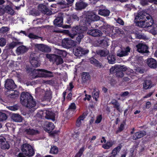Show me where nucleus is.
Segmentation results:
<instances>
[{
	"instance_id": "9d476101",
	"label": "nucleus",
	"mask_w": 157,
	"mask_h": 157,
	"mask_svg": "<svg viewBox=\"0 0 157 157\" xmlns=\"http://www.w3.org/2000/svg\"><path fill=\"white\" fill-rule=\"evenodd\" d=\"M5 86L7 90H11L15 88L16 86L12 79H7L6 81Z\"/></svg>"
},
{
	"instance_id": "e2e57ef3",
	"label": "nucleus",
	"mask_w": 157,
	"mask_h": 157,
	"mask_svg": "<svg viewBox=\"0 0 157 157\" xmlns=\"http://www.w3.org/2000/svg\"><path fill=\"white\" fill-rule=\"evenodd\" d=\"M117 23L122 25H124V22L120 18H118L117 20Z\"/></svg>"
},
{
	"instance_id": "9b49d317",
	"label": "nucleus",
	"mask_w": 157,
	"mask_h": 157,
	"mask_svg": "<svg viewBox=\"0 0 157 157\" xmlns=\"http://www.w3.org/2000/svg\"><path fill=\"white\" fill-rule=\"evenodd\" d=\"M38 10L42 13L47 15L51 14V12L49 10L47 6L41 4L38 6Z\"/></svg>"
},
{
	"instance_id": "a18cd8bd",
	"label": "nucleus",
	"mask_w": 157,
	"mask_h": 157,
	"mask_svg": "<svg viewBox=\"0 0 157 157\" xmlns=\"http://www.w3.org/2000/svg\"><path fill=\"white\" fill-rule=\"evenodd\" d=\"M90 62L91 63L96 65V66L100 67H101V65L96 59H92L90 60Z\"/></svg>"
},
{
	"instance_id": "6e6d98bb",
	"label": "nucleus",
	"mask_w": 157,
	"mask_h": 157,
	"mask_svg": "<svg viewBox=\"0 0 157 157\" xmlns=\"http://www.w3.org/2000/svg\"><path fill=\"white\" fill-rule=\"evenodd\" d=\"M129 94V92L127 91L122 92L120 94L121 97H125L128 96Z\"/></svg>"
},
{
	"instance_id": "774afa93",
	"label": "nucleus",
	"mask_w": 157,
	"mask_h": 157,
	"mask_svg": "<svg viewBox=\"0 0 157 157\" xmlns=\"http://www.w3.org/2000/svg\"><path fill=\"white\" fill-rule=\"evenodd\" d=\"M153 93L152 92H150L148 94H147L144 97V98H146L151 96L152 95Z\"/></svg>"
},
{
	"instance_id": "58836bf2",
	"label": "nucleus",
	"mask_w": 157,
	"mask_h": 157,
	"mask_svg": "<svg viewBox=\"0 0 157 157\" xmlns=\"http://www.w3.org/2000/svg\"><path fill=\"white\" fill-rule=\"evenodd\" d=\"M58 152V148L56 146H53L51 147L50 151V153L53 154H56Z\"/></svg>"
},
{
	"instance_id": "6e6552de",
	"label": "nucleus",
	"mask_w": 157,
	"mask_h": 157,
	"mask_svg": "<svg viewBox=\"0 0 157 157\" xmlns=\"http://www.w3.org/2000/svg\"><path fill=\"white\" fill-rule=\"evenodd\" d=\"M34 46L39 50L43 52H49L51 51V49L49 46L42 44H35Z\"/></svg>"
},
{
	"instance_id": "423d86ee",
	"label": "nucleus",
	"mask_w": 157,
	"mask_h": 157,
	"mask_svg": "<svg viewBox=\"0 0 157 157\" xmlns=\"http://www.w3.org/2000/svg\"><path fill=\"white\" fill-rule=\"evenodd\" d=\"M46 56L50 61L53 62V63L57 65L61 64L63 63V59L59 56L47 54L46 55Z\"/></svg>"
},
{
	"instance_id": "c756f323",
	"label": "nucleus",
	"mask_w": 157,
	"mask_h": 157,
	"mask_svg": "<svg viewBox=\"0 0 157 157\" xmlns=\"http://www.w3.org/2000/svg\"><path fill=\"white\" fill-rule=\"evenodd\" d=\"M90 78L89 74L86 72H84L82 75V80L83 82H86L89 81Z\"/></svg>"
},
{
	"instance_id": "8fccbe9b",
	"label": "nucleus",
	"mask_w": 157,
	"mask_h": 157,
	"mask_svg": "<svg viewBox=\"0 0 157 157\" xmlns=\"http://www.w3.org/2000/svg\"><path fill=\"white\" fill-rule=\"evenodd\" d=\"M30 14L33 15L37 16L39 14V13L38 11L36 10H31L30 12Z\"/></svg>"
},
{
	"instance_id": "20e7f679",
	"label": "nucleus",
	"mask_w": 157,
	"mask_h": 157,
	"mask_svg": "<svg viewBox=\"0 0 157 157\" xmlns=\"http://www.w3.org/2000/svg\"><path fill=\"white\" fill-rule=\"evenodd\" d=\"M145 18H147L145 20V28L151 26L153 24V20L151 17L144 11L139 12L136 16V19L144 20Z\"/></svg>"
},
{
	"instance_id": "f3484780",
	"label": "nucleus",
	"mask_w": 157,
	"mask_h": 157,
	"mask_svg": "<svg viewBox=\"0 0 157 157\" xmlns=\"http://www.w3.org/2000/svg\"><path fill=\"white\" fill-rule=\"evenodd\" d=\"M87 18L88 19L93 21H97L100 19L99 17L93 12L89 13L87 15Z\"/></svg>"
},
{
	"instance_id": "a878e982",
	"label": "nucleus",
	"mask_w": 157,
	"mask_h": 157,
	"mask_svg": "<svg viewBox=\"0 0 157 157\" xmlns=\"http://www.w3.org/2000/svg\"><path fill=\"white\" fill-rule=\"evenodd\" d=\"M111 103L113 105V107L115 108L118 111L121 112V109L120 106V104L116 100L113 99L111 101Z\"/></svg>"
},
{
	"instance_id": "2eb2a0df",
	"label": "nucleus",
	"mask_w": 157,
	"mask_h": 157,
	"mask_svg": "<svg viewBox=\"0 0 157 157\" xmlns=\"http://www.w3.org/2000/svg\"><path fill=\"white\" fill-rule=\"evenodd\" d=\"M74 1V0H62L59 4L62 8H65L71 6Z\"/></svg>"
},
{
	"instance_id": "09e8293b",
	"label": "nucleus",
	"mask_w": 157,
	"mask_h": 157,
	"mask_svg": "<svg viewBox=\"0 0 157 157\" xmlns=\"http://www.w3.org/2000/svg\"><path fill=\"white\" fill-rule=\"evenodd\" d=\"M18 44V43L17 42H13L7 45V46L10 48L12 49L16 46Z\"/></svg>"
},
{
	"instance_id": "f03ea898",
	"label": "nucleus",
	"mask_w": 157,
	"mask_h": 157,
	"mask_svg": "<svg viewBox=\"0 0 157 157\" xmlns=\"http://www.w3.org/2000/svg\"><path fill=\"white\" fill-rule=\"evenodd\" d=\"M27 70H29V73L30 75L35 78L38 77L46 78L50 76L49 74L52 73L51 71L43 69H35L33 71L31 69H28Z\"/></svg>"
},
{
	"instance_id": "7ed1b4c3",
	"label": "nucleus",
	"mask_w": 157,
	"mask_h": 157,
	"mask_svg": "<svg viewBox=\"0 0 157 157\" xmlns=\"http://www.w3.org/2000/svg\"><path fill=\"white\" fill-rule=\"evenodd\" d=\"M69 36L72 38L75 37L76 38V42L79 43L84 36L83 31L80 27H73L71 33L69 34Z\"/></svg>"
},
{
	"instance_id": "c85d7f7f",
	"label": "nucleus",
	"mask_w": 157,
	"mask_h": 157,
	"mask_svg": "<svg viewBox=\"0 0 157 157\" xmlns=\"http://www.w3.org/2000/svg\"><path fill=\"white\" fill-rule=\"evenodd\" d=\"M110 12L105 9H100L98 10V14L104 16H108L109 15Z\"/></svg>"
},
{
	"instance_id": "a211bd4d",
	"label": "nucleus",
	"mask_w": 157,
	"mask_h": 157,
	"mask_svg": "<svg viewBox=\"0 0 157 157\" xmlns=\"http://www.w3.org/2000/svg\"><path fill=\"white\" fill-rule=\"evenodd\" d=\"M147 63L148 66L151 68H155L157 67V63L155 60L151 58L147 60Z\"/></svg>"
},
{
	"instance_id": "4d7b16f0",
	"label": "nucleus",
	"mask_w": 157,
	"mask_h": 157,
	"mask_svg": "<svg viewBox=\"0 0 157 157\" xmlns=\"http://www.w3.org/2000/svg\"><path fill=\"white\" fill-rule=\"evenodd\" d=\"M140 3L143 6L147 5L148 4V2L147 0H141Z\"/></svg>"
},
{
	"instance_id": "cd10ccee",
	"label": "nucleus",
	"mask_w": 157,
	"mask_h": 157,
	"mask_svg": "<svg viewBox=\"0 0 157 157\" xmlns=\"http://www.w3.org/2000/svg\"><path fill=\"white\" fill-rule=\"evenodd\" d=\"M25 132L28 135H34L38 133V132L37 130L30 128L25 129Z\"/></svg>"
},
{
	"instance_id": "5701e85b",
	"label": "nucleus",
	"mask_w": 157,
	"mask_h": 157,
	"mask_svg": "<svg viewBox=\"0 0 157 157\" xmlns=\"http://www.w3.org/2000/svg\"><path fill=\"white\" fill-rule=\"evenodd\" d=\"M146 135V132L144 131H140L136 133L133 136V140L139 139Z\"/></svg>"
},
{
	"instance_id": "dca6fc26",
	"label": "nucleus",
	"mask_w": 157,
	"mask_h": 157,
	"mask_svg": "<svg viewBox=\"0 0 157 157\" xmlns=\"http://www.w3.org/2000/svg\"><path fill=\"white\" fill-rule=\"evenodd\" d=\"M88 34L94 36H99L102 35V33L98 29H91L88 31Z\"/></svg>"
},
{
	"instance_id": "f257e3e1",
	"label": "nucleus",
	"mask_w": 157,
	"mask_h": 157,
	"mask_svg": "<svg viewBox=\"0 0 157 157\" xmlns=\"http://www.w3.org/2000/svg\"><path fill=\"white\" fill-rule=\"evenodd\" d=\"M21 104L29 109L33 108L36 105V102L33 97L29 93L22 92L21 96Z\"/></svg>"
},
{
	"instance_id": "49530a36",
	"label": "nucleus",
	"mask_w": 157,
	"mask_h": 157,
	"mask_svg": "<svg viewBox=\"0 0 157 157\" xmlns=\"http://www.w3.org/2000/svg\"><path fill=\"white\" fill-rule=\"evenodd\" d=\"M10 30V28L7 27H3L0 29V32L2 33H6Z\"/></svg>"
},
{
	"instance_id": "b1692460",
	"label": "nucleus",
	"mask_w": 157,
	"mask_h": 157,
	"mask_svg": "<svg viewBox=\"0 0 157 157\" xmlns=\"http://www.w3.org/2000/svg\"><path fill=\"white\" fill-rule=\"evenodd\" d=\"M45 117L48 119H51L55 121V115L54 113L48 110H46Z\"/></svg>"
},
{
	"instance_id": "0eeeda50",
	"label": "nucleus",
	"mask_w": 157,
	"mask_h": 157,
	"mask_svg": "<svg viewBox=\"0 0 157 157\" xmlns=\"http://www.w3.org/2000/svg\"><path fill=\"white\" fill-rule=\"evenodd\" d=\"M89 52L88 49H84L80 47H77L74 49L75 55L78 56H82L87 53Z\"/></svg>"
},
{
	"instance_id": "2f4dec72",
	"label": "nucleus",
	"mask_w": 157,
	"mask_h": 157,
	"mask_svg": "<svg viewBox=\"0 0 157 157\" xmlns=\"http://www.w3.org/2000/svg\"><path fill=\"white\" fill-rule=\"evenodd\" d=\"M107 59L108 63L110 64H113L115 62L116 58L114 55H109L107 57Z\"/></svg>"
},
{
	"instance_id": "5fc2aeb1",
	"label": "nucleus",
	"mask_w": 157,
	"mask_h": 157,
	"mask_svg": "<svg viewBox=\"0 0 157 157\" xmlns=\"http://www.w3.org/2000/svg\"><path fill=\"white\" fill-rule=\"evenodd\" d=\"M102 116L101 115H99L97 117L96 120L95 121L96 123H100L102 120Z\"/></svg>"
},
{
	"instance_id": "79ce46f5",
	"label": "nucleus",
	"mask_w": 157,
	"mask_h": 157,
	"mask_svg": "<svg viewBox=\"0 0 157 157\" xmlns=\"http://www.w3.org/2000/svg\"><path fill=\"white\" fill-rule=\"evenodd\" d=\"M28 37L30 38H32L35 39H38L39 38H40L41 40L43 41V39L42 37H39L38 36L34 35V34L32 33H30L28 35Z\"/></svg>"
},
{
	"instance_id": "338daca9",
	"label": "nucleus",
	"mask_w": 157,
	"mask_h": 157,
	"mask_svg": "<svg viewBox=\"0 0 157 157\" xmlns=\"http://www.w3.org/2000/svg\"><path fill=\"white\" fill-rule=\"evenodd\" d=\"M151 106V103L149 101H147L146 103V107L147 109L149 108Z\"/></svg>"
},
{
	"instance_id": "72a5a7b5",
	"label": "nucleus",
	"mask_w": 157,
	"mask_h": 157,
	"mask_svg": "<svg viewBox=\"0 0 157 157\" xmlns=\"http://www.w3.org/2000/svg\"><path fill=\"white\" fill-rule=\"evenodd\" d=\"M114 144V142L112 141H108L104 144H103L102 147L105 149H109Z\"/></svg>"
},
{
	"instance_id": "1a4fd4ad",
	"label": "nucleus",
	"mask_w": 157,
	"mask_h": 157,
	"mask_svg": "<svg viewBox=\"0 0 157 157\" xmlns=\"http://www.w3.org/2000/svg\"><path fill=\"white\" fill-rule=\"evenodd\" d=\"M30 62L33 67H36L40 66L37 56H33V54L31 53L30 56Z\"/></svg>"
},
{
	"instance_id": "e433bc0d",
	"label": "nucleus",
	"mask_w": 157,
	"mask_h": 157,
	"mask_svg": "<svg viewBox=\"0 0 157 157\" xmlns=\"http://www.w3.org/2000/svg\"><path fill=\"white\" fill-rule=\"evenodd\" d=\"M20 93L17 90L12 91V92L9 95L10 97L12 98H16L18 97Z\"/></svg>"
},
{
	"instance_id": "ddd939ff",
	"label": "nucleus",
	"mask_w": 157,
	"mask_h": 157,
	"mask_svg": "<svg viewBox=\"0 0 157 157\" xmlns=\"http://www.w3.org/2000/svg\"><path fill=\"white\" fill-rule=\"evenodd\" d=\"M130 50L131 49L129 47H127L124 50H119L117 51V55L120 57L127 56L130 52Z\"/></svg>"
},
{
	"instance_id": "39448f33",
	"label": "nucleus",
	"mask_w": 157,
	"mask_h": 157,
	"mask_svg": "<svg viewBox=\"0 0 157 157\" xmlns=\"http://www.w3.org/2000/svg\"><path fill=\"white\" fill-rule=\"evenodd\" d=\"M21 149L25 155L29 157H31L34 154L33 148L29 144H23L21 146Z\"/></svg>"
},
{
	"instance_id": "393cba45",
	"label": "nucleus",
	"mask_w": 157,
	"mask_h": 157,
	"mask_svg": "<svg viewBox=\"0 0 157 157\" xmlns=\"http://www.w3.org/2000/svg\"><path fill=\"white\" fill-rule=\"evenodd\" d=\"M11 119L15 122H21L22 119L21 116L17 114H13L11 116Z\"/></svg>"
},
{
	"instance_id": "052dcab7",
	"label": "nucleus",
	"mask_w": 157,
	"mask_h": 157,
	"mask_svg": "<svg viewBox=\"0 0 157 157\" xmlns=\"http://www.w3.org/2000/svg\"><path fill=\"white\" fill-rule=\"evenodd\" d=\"M56 52L59 55H62L63 54V53H65V52L64 51H63L58 49H57L56 50Z\"/></svg>"
},
{
	"instance_id": "3c124183",
	"label": "nucleus",
	"mask_w": 157,
	"mask_h": 157,
	"mask_svg": "<svg viewBox=\"0 0 157 157\" xmlns=\"http://www.w3.org/2000/svg\"><path fill=\"white\" fill-rule=\"evenodd\" d=\"M6 43V40L5 39L2 38L0 39V46H4Z\"/></svg>"
},
{
	"instance_id": "de8ad7c7",
	"label": "nucleus",
	"mask_w": 157,
	"mask_h": 157,
	"mask_svg": "<svg viewBox=\"0 0 157 157\" xmlns=\"http://www.w3.org/2000/svg\"><path fill=\"white\" fill-rule=\"evenodd\" d=\"M46 110L39 111L37 114V116L40 117H44L45 115Z\"/></svg>"
},
{
	"instance_id": "4be33fe9",
	"label": "nucleus",
	"mask_w": 157,
	"mask_h": 157,
	"mask_svg": "<svg viewBox=\"0 0 157 157\" xmlns=\"http://www.w3.org/2000/svg\"><path fill=\"white\" fill-rule=\"evenodd\" d=\"M73 41L68 39H64L62 41V45L65 48H69L73 45Z\"/></svg>"
},
{
	"instance_id": "ea45409f",
	"label": "nucleus",
	"mask_w": 157,
	"mask_h": 157,
	"mask_svg": "<svg viewBox=\"0 0 157 157\" xmlns=\"http://www.w3.org/2000/svg\"><path fill=\"white\" fill-rule=\"evenodd\" d=\"M117 71H126L127 69L126 67L124 65H117Z\"/></svg>"
},
{
	"instance_id": "0e129e2a",
	"label": "nucleus",
	"mask_w": 157,
	"mask_h": 157,
	"mask_svg": "<svg viewBox=\"0 0 157 157\" xmlns=\"http://www.w3.org/2000/svg\"><path fill=\"white\" fill-rule=\"evenodd\" d=\"M76 108V106L75 104L72 103H71L69 106V109H74Z\"/></svg>"
},
{
	"instance_id": "bb28decb",
	"label": "nucleus",
	"mask_w": 157,
	"mask_h": 157,
	"mask_svg": "<svg viewBox=\"0 0 157 157\" xmlns=\"http://www.w3.org/2000/svg\"><path fill=\"white\" fill-rule=\"evenodd\" d=\"M97 53L101 56L105 57L109 54V52L106 49H104L97 51Z\"/></svg>"
},
{
	"instance_id": "6ab92c4d",
	"label": "nucleus",
	"mask_w": 157,
	"mask_h": 157,
	"mask_svg": "<svg viewBox=\"0 0 157 157\" xmlns=\"http://www.w3.org/2000/svg\"><path fill=\"white\" fill-rule=\"evenodd\" d=\"M63 14L60 13L59 16L57 17L54 21V24L58 27H61L63 22Z\"/></svg>"
},
{
	"instance_id": "4468645a",
	"label": "nucleus",
	"mask_w": 157,
	"mask_h": 157,
	"mask_svg": "<svg viewBox=\"0 0 157 157\" xmlns=\"http://www.w3.org/2000/svg\"><path fill=\"white\" fill-rule=\"evenodd\" d=\"M0 147L2 149H8L9 147V145L6 141V140L3 136H0Z\"/></svg>"
},
{
	"instance_id": "c9c22d12",
	"label": "nucleus",
	"mask_w": 157,
	"mask_h": 157,
	"mask_svg": "<svg viewBox=\"0 0 157 157\" xmlns=\"http://www.w3.org/2000/svg\"><path fill=\"white\" fill-rule=\"evenodd\" d=\"M84 116H82L80 117L78 119L76 122V125L78 127H79L81 125L82 123L84 121Z\"/></svg>"
},
{
	"instance_id": "c03bdc74",
	"label": "nucleus",
	"mask_w": 157,
	"mask_h": 157,
	"mask_svg": "<svg viewBox=\"0 0 157 157\" xmlns=\"http://www.w3.org/2000/svg\"><path fill=\"white\" fill-rule=\"evenodd\" d=\"M85 147L83 146L79 150L78 152L77 153L75 157H81L83 152L84 151Z\"/></svg>"
},
{
	"instance_id": "13d9d810",
	"label": "nucleus",
	"mask_w": 157,
	"mask_h": 157,
	"mask_svg": "<svg viewBox=\"0 0 157 157\" xmlns=\"http://www.w3.org/2000/svg\"><path fill=\"white\" fill-rule=\"evenodd\" d=\"M117 65H115L114 66L112 67L110 69V72L111 73L113 72L114 71L116 72L117 68Z\"/></svg>"
},
{
	"instance_id": "4c0bfd02",
	"label": "nucleus",
	"mask_w": 157,
	"mask_h": 157,
	"mask_svg": "<svg viewBox=\"0 0 157 157\" xmlns=\"http://www.w3.org/2000/svg\"><path fill=\"white\" fill-rule=\"evenodd\" d=\"M151 83L150 80H147L143 83V88L145 89H148L151 86Z\"/></svg>"
},
{
	"instance_id": "f8f14e48",
	"label": "nucleus",
	"mask_w": 157,
	"mask_h": 157,
	"mask_svg": "<svg viewBox=\"0 0 157 157\" xmlns=\"http://www.w3.org/2000/svg\"><path fill=\"white\" fill-rule=\"evenodd\" d=\"M137 51L141 53H147L148 52V47L144 44L140 43L136 45Z\"/></svg>"
},
{
	"instance_id": "69168bd1",
	"label": "nucleus",
	"mask_w": 157,
	"mask_h": 157,
	"mask_svg": "<svg viewBox=\"0 0 157 157\" xmlns=\"http://www.w3.org/2000/svg\"><path fill=\"white\" fill-rule=\"evenodd\" d=\"M72 18L76 21H78L79 20V17L75 14H73L71 16Z\"/></svg>"
},
{
	"instance_id": "bf43d9fd",
	"label": "nucleus",
	"mask_w": 157,
	"mask_h": 157,
	"mask_svg": "<svg viewBox=\"0 0 157 157\" xmlns=\"http://www.w3.org/2000/svg\"><path fill=\"white\" fill-rule=\"evenodd\" d=\"M51 93L50 91L46 92L45 93V97L46 98H49L51 97Z\"/></svg>"
},
{
	"instance_id": "680f3d73",
	"label": "nucleus",
	"mask_w": 157,
	"mask_h": 157,
	"mask_svg": "<svg viewBox=\"0 0 157 157\" xmlns=\"http://www.w3.org/2000/svg\"><path fill=\"white\" fill-rule=\"evenodd\" d=\"M136 37L138 39H144L145 37L144 36L140 34H137Z\"/></svg>"
},
{
	"instance_id": "37998d69",
	"label": "nucleus",
	"mask_w": 157,
	"mask_h": 157,
	"mask_svg": "<svg viewBox=\"0 0 157 157\" xmlns=\"http://www.w3.org/2000/svg\"><path fill=\"white\" fill-rule=\"evenodd\" d=\"M7 118V116L6 113L0 112V121H6Z\"/></svg>"
},
{
	"instance_id": "412c9836",
	"label": "nucleus",
	"mask_w": 157,
	"mask_h": 157,
	"mask_svg": "<svg viewBox=\"0 0 157 157\" xmlns=\"http://www.w3.org/2000/svg\"><path fill=\"white\" fill-rule=\"evenodd\" d=\"M28 49L26 46L21 45L18 47L16 50V53L18 55L23 54L28 51Z\"/></svg>"
},
{
	"instance_id": "f704fd0d",
	"label": "nucleus",
	"mask_w": 157,
	"mask_h": 157,
	"mask_svg": "<svg viewBox=\"0 0 157 157\" xmlns=\"http://www.w3.org/2000/svg\"><path fill=\"white\" fill-rule=\"evenodd\" d=\"M4 11L11 15H13L14 13V10L9 6H7L5 7Z\"/></svg>"
},
{
	"instance_id": "aec40b11",
	"label": "nucleus",
	"mask_w": 157,
	"mask_h": 157,
	"mask_svg": "<svg viewBox=\"0 0 157 157\" xmlns=\"http://www.w3.org/2000/svg\"><path fill=\"white\" fill-rule=\"evenodd\" d=\"M87 6L88 4L83 2H78L75 4V9L77 10H81L85 9Z\"/></svg>"
},
{
	"instance_id": "603ef678",
	"label": "nucleus",
	"mask_w": 157,
	"mask_h": 157,
	"mask_svg": "<svg viewBox=\"0 0 157 157\" xmlns=\"http://www.w3.org/2000/svg\"><path fill=\"white\" fill-rule=\"evenodd\" d=\"M116 76L118 78H122L124 76V74L121 71H116Z\"/></svg>"
},
{
	"instance_id": "7c9ffc66",
	"label": "nucleus",
	"mask_w": 157,
	"mask_h": 157,
	"mask_svg": "<svg viewBox=\"0 0 157 157\" xmlns=\"http://www.w3.org/2000/svg\"><path fill=\"white\" fill-rule=\"evenodd\" d=\"M137 19H135V22L137 25L142 28H145V20L138 21Z\"/></svg>"
},
{
	"instance_id": "473e14b6",
	"label": "nucleus",
	"mask_w": 157,
	"mask_h": 157,
	"mask_svg": "<svg viewBox=\"0 0 157 157\" xmlns=\"http://www.w3.org/2000/svg\"><path fill=\"white\" fill-rule=\"evenodd\" d=\"M46 126L48 127L47 130L48 132H50L53 130L55 128L54 124L52 122H46L45 123Z\"/></svg>"
},
{
	"instance_id": "a19ab883",
	"label": "nucleus",
	"mask_w": 157,
	"mask_h": 157,
	"mask_svg": "<svg viewBox=\"0 0 157 157\" xmlns=\"http://www.w3.org/2000/svg\"><path fill=\"white\" fill-rule=\"evenodd\" d=\"M92 95L93 98H94L96 101H97V98L99 97V91L98 90L96 91L95 89H94Z\"/></svg>"
},
{
	"instance_id": "864d4df0",
	"label": "nucleus",
	"mask_w": 157,
	"mask_h": 157,
	"mask_svg": "<svg viewBox=\"0 0 157 157\" xmlns=\"http://www.w3.org/2000/svg\"><path fill=\"white\" fill-rule=\"evenodd\" d=\"M8 109L12 111H15L18 108L17 106H7L6 107Z\"/></svg>"
}]
</instances>
